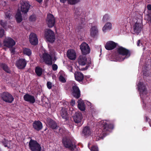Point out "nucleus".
<instances>
[{
    "instance_id": "20",
    "label": "nucleus",
    "mask_w": 151,
    "mask_h": 151,
    "mask_svg": "<svg viewBox=\"0 0 151 151\" xmlns=\"http://www.w3.org/2000/svg\"><path fill=\"white\" fill-rule=\"evenodd\" d=\"M68 58L70 60H74L76 58V54L75 51L73 50H68L67 53Z\"/></svg>"
},
{
    "instance_id": "51",
    "label": "nucleus",
    "mask_w": 151,
    "mask_h": 151,
    "mask_svg": "<svg viewBox=\"0 0 151 151\" xmlns=\"http://www.w3.org/2000/svg\"><path fill=\"white\" fill-rule=\"evenodd\" d=\"M11 51V53H12L13 54H14L15 52V49L14 48H12L10 50Z\"/></svg>"
},
{
    "instance_id": "46",
    "label": "nucleus",
    "mask_w": 151,
    "mask_h": 151,
    "mask_svg": "<svg viewBox=\"0 0 151 151\" xmlns=\"http://www.w3.org/2000/svg\"><path fill=\"white\" fill-rule=\"evenodd\" d=\"M47 88L49 89H50L52 87V83L51 82L48 81L47 83Z\"/></svg>"
},
{
    "instance_id": "32",
    "label": "nucleus",
    "mask_w": 151,
    "mask_h": 151,
    "mask_svg": "<svg viewBox=\"0 0 151 151\" xmlns=\"http://www.w3.org/2000/svg\"><path fill=\"white\" fill-rule=\"evenodd\" d=\"M23 53L24 54L29 56L31 54L32 52L29 49L25 48L23 49Z\"/></svg>"
},
{
    "instance_id": "13",
    "label": "nucleus",
    "mask_w": 151,
    "mask_h": 151,
    "mask_svg": "<svg viewBox=\"0 0 151 151\" xmlns=\"http://www.w3.org/2000/svg\"><path fill=\"white\" fill-rule=\"evenodd\" d=\"M71 92L73 96L76 99H79L81 96V91L79 87L76 85L72 87Z\"/></svg>"
},
{
    "instance_id": "26",
    "label": "nucleus",
    "mask_w": 151,
    "mask_h": 151,
    "mask_svg": "<svg viewBox=\"0 0 151 151\" xmlns=\"http://www.w3.org/2000/svg\"><path fill=\"white\" fill-rule=\"evenodd\" d=\"M0 67L1 68L5 71L8 73H10L11 71L7 65L3 63H0Z\"/></svg>"
},
{
    "instance_id": "56",
    "label": "nucleus",
    "mask_w": 151,
    "mask_h": 151,
    "mask_svg": "<svg viewBox=\"0 0 151 151\" xmlns=\"http://www.w3.org/2000/svg\"><path fill=\"white\" fill-rule=\"evenodd\" d=\"M150 120V119L147 116L145 117V120L147 122Z\"/></svg>"
},
{
    "instance_id": "8",
    "label": "nucleus",
    "mask_w": 151,
    "mask_h": 151,
    "mask_svg": "<svg viewBox=\"0 0 151 151\" xmlns=\"http://www.w3.org/2000/svg\"><path fill=\"white\" fill-rule=\"evenodd\" d=\"M75 78L77 81L80 82H82L83 83H86L87 81V77H84V75L81 72L79 71H76L74 73Z\"/></svg>"
},
{
    "instance_id": "21",
    "label": "nucleus",
    "mask_w": 151,
    "mask_h": 151,
    "mask_svg": "<svg viewBox=\"0 0 151 151\" xmlns=\"http://www.w3.org/2000/svg\"><path fill=\"white\" fill-rule=\"evenodd\" d=\"M60 114L62 118L67 120L68 119V114L67 112V109L64 107H62L60 111Z\"/></svg>"
},
{
    "instance_id": "19",
    "label": "nucleus",
    "mask_w": 151,
    "mask_h": 151,
    "mask_svg": "<svg viewBox=\"0 0 151 151\" xmlns=\"http://www.w3.org/2000/svg\"><path fill=\"white\" fill-rule=\"evenodd\" d=\"M33 128L37 131H39L42 128V124L39 121H35L32 124Z\"/></svg>"
},
{
    "instance_id": "5",
    "label": "nucleus",
    "mask_w": 151,
    "mask_h": 151,
    "mask_svg": "<svg viewBox=\"0 0 151 151\" xmlns=\"http://www.w3.org/2000/svg\"><path fill=\"white\" fill-rule=\"evenodd\" d=\"M29 149L31 151H41V147L40 145L36 140L30 139L29 143Z\"/></svg>"
},
{
    "instance_id": "59",
    "label": "nucleus",
    "mask_w": 151,
    "mask_h": 151,
    "mask_svg": "<svg viewBox=\"0 0 151 151\" xmlns=\"http://www.w3.org/2000/svg\"><path fill=\"white\" fill-rule=\"evenodd\" d=\"M37 2L40 3L42 1V0H36Z\"/></svg>"
},
{
    "instance_id": "10",
    "label": "nucleus",
    "mask_w": 151,
    "mask_h": 151,
    "mask_svg": "<svg viewBox=\"0 0 151 151\" xmlns=\"http://www.w3.org/2000/svg\"><path fill=\"white\" fill-rule=\"evenodd\" d=\"M30 7V5L28 1H22L21 2V10L24 14L27 13Z\"/></svg>"
},
{
    "instance_id": "42",
    "label": "nucleus",
    "mask_w": 151,
    "mask_h": 151,
    "mask_svg": "<svg viewBox=\"0 0 151 151\" xmlns=\"http://www.w3.org/2000/svg\"><path fill=\"white\" fill-rule=\"evenodd\" d=\"M65 132V130L63 128H60L59 129V132L61 134H64Z\"/></svg>"
},
{
    "instance_id": "16",
    "label": "nucleus",
    "mask_w": 151,
    "mask_h": 151,
    "mask_svg": "<svg viewBox=\"0 0 151 151\" xmlns=\"http://www.w3.org/2000/svg\"><path fill=\"white\" fill-rule=\"evenodd\" d=\"M29 40L32 45H35L38 43V40L36 34L32 33L29 35Z\"/></svg>"
},
{
    "instance_id": "29",
    "label": "nucleus",
    "mask_w": 151,
    "mask_h": 151,
    "mask_svg": "<svg viewBox=\"0 0 151 151\" xmlns=\"http://www.w3.org/2000/svg\"><path fill=\"white\" fill-rule=\"evenodd\" d=\"M15 17L17 23H19L22 21V14L20 12H18L15 15Z\"/></svg>"
},
{
    "instance_id": "54",
    "label": "nucleus",
    "mask_w": 151,
    "mask_h": 151,
    "mask_svg": "<svg viewBox=\"0 0 151 151\" xmlns=\"http://www.w3.org/2000/svg\"><path fill=\"white\" fill-rule=\"evenodd\" d=\"M91 61H90V62L88 63L86 67V69H87L88 68V67L90 66V64H91Z\"/></svg>"
},
{
    "instance_id": "49",
    "label": "nucleus",
    "mask_w": 151,
    "mask_h": 151,
    "mask_svg": "<svg viewBox=\"0 0 151 151\" xmlns=\"http://www.w3.org/2000/svg\"><path fill=\"white\" fill-rule=\"evenodd\" d=\"M70 103L72 106H73L75 104V100L73 99H72L70 102Z\"/></svg>"
},
{
    "instance_id": "50",
    "label": "nucleus",
    "mask_w": 151,
    "mask_h": 151,
    "mask_svg": "<svg viewBox=\"0 0 151 151\" xmlns=\"http://www.w3.org/2000/svg\"><path fill=\"white\" fill-rule=\"evenodd\" d=\"M68 69L69 71L70 72H73V68L72 66L69 65L68 66Z\"/></svg>"
},
{
    "instance_id": "23",
    "label": "nucleus",
    "mask_w": 151,
    "mask_h": 151,
    "mask_svg": "<svg viewBox=\"0 0 151 151\" xmlns=\"http://www.w3.org/2000/svg\"><path fill=\"white\" fill-rule=\"evenodd\" d=\"M47 124L49 127L52 129L57 128L58 126L56 123L53 120L49 119L47 121Z\"/></svg>"
},
{
    "instance_id": "22",
    "label": "nucleus",
    "mask_w": 151,
    "mask_h": 151,
    "mask_svg": "<svg viewBox=\"0 0 151 151\" xmlns=\"http://www.w3.org/2000/svg\"><path fill=\"white\" fill-rule=\"evenodd\" d=\"M134 34L138 35L142 29V27L140 24L136 23L133 26Z\"/></svg>"
},
{
    "instance_id": "55",
    "label": "nucleus",
    "mask_w": 151,
    "mask_h": 151,
    "mask_svg": "<svg viewBox=\"0 0 151 151\" xmlns=\"http://www.w3.org/2000/svg\"><path fill=\"white\" fill-rule=\"evenodd\" d=\"M68 0H60V1L61 2L65 3L67 1H68Z\"/></svg>"
},
{
    "instance_id": "37",
    "label": "nucleus",
    "mask_w": 151,
    "mask_h": 151,
    "mask_svg": "<svg viewBox=\"0 0 151 151\" xmlns=\"http://www.w3.org/2000/svg\"><path fill=\"white\" fill-rule=\"evenodd\" d=\"M5 31L4 29L0 27V38L2 37L4 35Z\"/></svg>"
},
{
    "instance_id": "24",
    "label": "nucleus",
    "mask_w": 151,
    "mask_h": 151,
    "mask_svg": "<svg viewBox=\"0 0 151 151\" xmlns=\"http://www.w3.org/2000/svg\"><path fill=\"white\" fill-rule=\"evenodd\" d=\"M82 133L86 137L91 135V132L90 128L88 126L84 127L83 129Z\"/></svg>"
},
{
    "instance_id": "43",
    "label": "nucleus",
    "mask_w": 151,
    "mask_h": 151,
    "mask_svg": "<svg viewBox=\"0 0 151 151\" xmlns=\"http://www.w3.org/2000/svg\"><path fill=\"white\" fill-rule=\"evenodd\" d=\"M52 68L53 70L56 71L58 69V66L56 64H54L52 65Z\"/></svg>"
},
{
    "instance_id": "7",
    "label": "nucleus",
    "mask_w": 151,
    "mask_h": 151,
    "mask_svg": "<svg viewBox=\"0 0 151 151\" xmlns=\"http://www.w3.org/2000/svg\"><path fill=\"white\" fill-rule=\"evenodd\" d=\"M1 97L4 101L10 103H12L14 99L13 96L7 92L2 93L1 94Z\"/></svg>"
},
{
    "instance_id": "18",
    "label": "nucleus",
    "mask_w": 151,
    "mask_h": 151,
    "mask_svg": "<svg viewBox=\"0 0 151 151\" xmlns=\"http://www.w3.org/2000/svg\"><path fill=\"white\" fill-rule=\"evenodd\" d=\"M24 100L26 101L29 102L30 103H34L35 101V97L29 94H25L23 97Z\"/></svg>"
},
{
    "instance_id": "57",
    "label": "nucleus",
    "mask_w": 151,
    "mask_h": 151,
    "mask_svg": "<svg viewBox=\"0 0 151 151\" xmlns=\"http://www.w3.org/2000/svg\"><path fill=\"white\" fill-rule=\"evenodd\" d=\"M3 145L5 147H7L8 146L7 143L6 142H4L3 143Z\"/></svg>"
},
{
    "instance_id": "45",
    "label": "nucleus",
    "mask_w": 151,
    "mask_h": 151,
    "mask_svg": "<svg viewBox=\"0 0 151 151\" xmlns=\"http://www.w3.org/2000/svg\"><path fill=\"white\" fill-rule=\"evenodd\" d=\"M59 80L61 81L63 83H65L66 82V80L65 78L62 76H60L59 77Z\"/></svg>"
},
{
    "instance_id": "9",
    "label": "nucleus",
    "mask_w": 151,
    "mask_h": 151,
    "mask_svg": "<svg viewBox=\"0 0 151 151\" xmlns=\"http://www.w3.org/2000/svg\"><path fill=\"white\" fill-rule=\"evenodd\" d=\"M43 61L47 65H51L53 64L52 58L51 56L47 53L45 52L42 55Z\"/></svg>"
},
{
    "instance_id": "4",
    "label": "nucleus",
    "mask_w": 151,
    "mask_h": 151,
    "mask_svg": "<svg viewBox=\"0 0 151 151\" xmlns=\"http://www.w3.org/2000/svg\"><path fill=\"white\" fill-rule=\"evenodd\" d=\"M117 52L119 55L124 57L122 58V60L125 58H128L131 55V52L129 50L122 46L119 47L117 48Z\"/></svg>"
},
{
    "instance_id": "40",
    "label": "nucleus",
    "mask_w": 151,
    "mask_h": 151,
    "mask_svg": "<svg viewBox=\"0 0 151 151\" xmlns=\"http://www.w3.org/2000/svg\"><path fill=\"white\" fill-rule=\"evenodd\" d=\"M29 19L31 21H35L36 19V17L35 15H32L30 17Z\"/></svg>"
},
{
    "instance_id": "14",
    "label": "nucleus",
    "mask_w": 151,
    "mask_h": 151,
    "mask_svg": "<svg viewBox=\"0 0 151 151\" xmlns=\"http://www.w3.org/2000/svg\"><path fill=\"white\" fill-rule=\"evenodd\" d=\"M3 44L4 46L11 48L15 45V42L11 38L7 37L4 40Z\"/></svg>"
},
{
    "instance_id": "28",
    "label": "nucleus",
    "mask_w": 151,
    "mask_h": 151,
    "mask_svg": "<svg viewBox=\"0 0 151 151\" xmlns=\"http://www.w3.org/2000/svg\"><path fill=\"white\" fill-rule=\"evenodd\" d=\"M111 28V24L110 22L106 23L104 27H103L102 30L104 32H106L107 30H110Z\"/></svg>"
},
{
    "instance_id": "35",
    "label": "nucleus",
    "mask_w": 151,
    "mask_h": 151,
    "mask_svg": "<svg viewBox=\"0 0 151 151\" xmlns=\"http://www.w3.org/2000/svg\"><path fill=\"white\" fill-rule=\"evenodd\" d=\"M12 13L10 11H8L5 13V18L9 19H11L12 16Z\"/></svg>"
},
{
    "instance_id": "60",
    "label": "nucleus",
    "mask_w": 151,
    "mask_h": 151,
    "mask_svg": "<svg viewBox=\"0 0 151 151\" xmlns=\"http://www.w3.org/2000/svg\"><path fill=\"white\" fill-rule=\"evenodd\" d=\"M56 60V58L55 57L53 59V61H54V63L55 62V61Z\"/></svg>"
},
{
    "instance_id": "48",
    "label": "nucleus",
    "mask_w": 151,
    "mask_h": 151,
    "mask_svg": "<svg viewBox=\"0 0 151 151\" xmlns=\"http://www.w3.org/2000/svg\"><path fill=\"white\" fill-rule=\"evenodd\" d=\"M85 19L84 18H81V24H82V25H85Z\"/></svg>"
},
{
    "instance_id": "33",
    "label": "nucleus",
    "mask_w": 151,
    "mask_h": 151,
    "mask_svg": "<svg viewBox=\"0 0 151 151\" xmlns=\"http://www.w3.org/2000/svg\"><path fill=\"white\" fill-rule=\"evenodd\" d=\"M80 1V0H68V3L70 5H74Z\"/></svg>"
},
{
    "instance_id": "53",
    "label": "nucleus",
    "mask_w": 151,
    "mask_h": 151,
    "mask_svg": "<svg viewBox=\"0 0 151 151\" xmlns=\"http://www.w3.org/2000/svg\"><path fill=\"white\" fill-rule=\"evenodd\" d=\"M147 9L149 10H151V5L148 4L147 6Z\"/></svg>"
},
{
    "instance_id": "15",
    "label": "nucleus",
    "mask_w": 151,
    "mask_h": 151,
    "mask_svg": "<svg viewBox=\"0 0 151 151\" xmlns=\"http://www.w3.org/2000/svg\"><path fill=\"white\" fill-rule=\"evenodd\" d=\"M26 62L25 60L23 58L19 59L16 63V65L20 69H23L26 67Z\"/></svg>"
},
{
    "instance_id": "41",
    "label": "nucleus",
    "mask_w": 151,
    "mask_h": 151,
    "mask_svg": "<svg viewBox=\"0 0 151 151\" xmlns=\"http://www.w3.org/2000/svg\"><path fill=\"white\" fill-rule=\"evenodd\" d=\"M79 13L80 12H79V10L78 9H77L75 12V15H76V17H75L76 18H78V17L81 16L82 14L81 13L80 14Z\"/></svg>"
},
{
    "instance_id": "34",
    "label": "nucleus",
    "mask_w": 151,
    "mask_h": 151,
    "mask_svg": "<svg viewBox=\"0 0 151 151\" xmlns=\"http://www.w3.org/2000/svg\"><path fill=\"white\" fill-rule=\"evenodd\" d=\"M138 86L139 89L141 90L142 91L144 92L145 91V87L143 85L142 83L141 82L139 83H138Z\"/></svg>"
},
{
    "instance_id": "1",
    "label": "nucleus",
    "mask_w": 151,
    "mask_h": 151,
    "mask_svg": "<svg viewBox=\"0 0 151 151\" xmlns=\"http://www.w3.org/2000/svg\"><path fill=\"white\" fill-rule=\"evenodd\" d=\"M102 132L98 135L99 138L103 139L104 137L111 132L114 128V125L106 120L102 121L100 122Z\"/></svg>"
},
{
    "instance_id": "58",
    "label": "nucleus",
    "mask_w": 151,
    "mask_h": 151,
    "mask_svg": "<svg viewBox=\"0 0 151 151\" xmlns=\"http://www.w3.org/2000/svg\"><path fill=\"white\" fill-rule=\"evenodd\" d=\"M140 43V40H138L137 41V44L138 46H139V44Z\"/></svg>"
},
{
    "instance_id": "11",
    "label": "nucleus",
    "mask_w": 151,
    "mask_h": 151,
    "mask_svg": "<svg viewBox=\"0 0 151 151\" xmlns=\"http://www.w3.org/2000/svg\"><path fill=\"white\" fill-rule=\"evenodd\" d=\"M46 22L49 27L51 28L54 26L55 23V20L52 14H47Z\"/></svg>"
},
{
    "instance_id": "6",
    "label": "nucleus",
    "mask_w": 151,
    "mask_h": 151,
    "mask_svg": "<svg viewBox=\"0 0 151 151\" xmlns=\"http://www.w3.org/2000/svg\"><path fill=\"white\" fill-rule=\"evenodd\" d=\"M73 121L75 123L78 127L81 126L83 124L82 120L83 119V116L82 114L79 112H76L75 114L73 116Z\"/></svg>"
},
{
    "instance_id": "44",
    "label": "nucleus",
    "mask_w": 151,
    "mask_h": 151,
    "mask_svg": "<svg viewBox=\"0 0 151 151\" xmlns=\"http://www.w3.org/2000/svg\"><path fill=\"white\" fill-rule=\"evenodd\" d=\"M84 25H82L81 24H79L77 26L76 29H79V30L82 29L84 27Z\"/></svg>"
},
{
    "instance_id": "25",
    "label": "nucleus",
    "mask_w": 151,
    "mask_h": 151,
    "mask_svg": "<svg viewBox=\"0 0 151 151\" xmlns=\"http://www.w3.org/2000/svg\"><path fill=\"white\" fill-rule=\"evenodd\" d=\"M87 58L86 56H80L78 59L79 64L82 65H85L86 63Z\"/></svg>"
},
{
    "instance_id": "2",
    "label": "nucleus",
    "mask_w": 151,
    "mask_h": 151,
    "mask_svg": "<svg viewBox=\"0 0 151 151\" xmlns=\"http://www.w3.org/2000/svg\"><path fill=\"white\" fill-rule=\"evenodd\" d=\"M62 142L64 147L71 151H73L76 146L74 143L72 138L65 136L62 139Z\"/></svg>"
},
{
    "instance_id": "30",
    "label": "nucleus",
    "mask_w": 151,
    "mask_h": 151,
    "mask_svg": "<svg viewBox=\"0 0 151 151\" xmlns=\"http://www.w3.org/2000/svg\"><path fill=\"white\" fill-rule=\"evenodd\" d=\"M35 73L38 76H40L42 73V69L40 67L37 66L35 68Z\"/></svg>"
},
{
    "instance_id": "17",
    "label": "nucleus",
    "mask_w": 151,
    "mask_h": 151,
    "mask_svg": "<svg viewBox=\"0 0 151 151\" xmlns=\"http://www.w3.org/2000/svg\"><path fill=\"white\" fill-rule=\"evenodd\" d=\"M117 43L112 41H109L106 43L105 47L108 50H111L115 48L116 46Z\"/></svg>"
},
{
    "instance_id": "12",
    "label": "nucleus",
    "mask_w": 151,
    "mask_h": 151,
    "mask_svg": "<svg viewBox=\"0 0 151 151\" xmlns=\"http://www.w3.org/2000/svg\"><path fill=\"white\" fill-rule=\"evenodd\" d=\"M80 49L83 55H86L89 54L90 49L88 45L85 42H83L80 46Z\"/></svg>"
},
{
    "instance_id": "31",
    "label": "nucleus",
    "mask_w": 151,
    "mask_h": 151,
    "mask_svg": "<svg viewBox=\"0 0 151 151\" xmlns=\"http://www.w3.org/2000/svg\"><path fill=\"white\" fill-rule=\"evenodd\" d=\"M78 107L79 109L81 111H84L85 110V107L84 104L82 102H79V101H78Z\"/></svg>"
},
{
    "instance_id": "38",
    "label": "nucleus",
    "mask_w": 151,
    "mask_h": 151,
    "mask_svg": "<svg viewBox=\"0 0 151 151\" xmlns=\"http://www.w3.org/2000/svg\"><path fill=\"white\" fill-rule=\"evenodd\" d=\"M0 24L3 27L5 28L7 25V22L6 21L4 22L2 20L0 21Z\"/></svg>"
},
{
    "instance_id": "36",
    "label": "nucleus",
    "mask_w": 151,
    "mask_h": 151,
    "mask_svg": "<svg viewBox=\"0 0 151 151\" xmlns=\"http://www.w3.org/2000/svg\"><path fill=\"white\" fill-rule=\"evenodd\" d=\"M145 19L147 20L148 22H151V13L146 15L145 17Z\"/></svg>"
},
{
    "instance_id": "3",
    "label": "nucleus",
    "mask_w": 151,
    "mask_h": 151,
    "mask_svg": "<svg viewBox=\"0 0 151 151\" xmlns=\"http://www.w3.org/2000/svg\"><path fill=\"white\" fill-rule=\"evenodd\" d=\"M44 36L47 41L50 43H54L55 40L54 32L50 29H46L45 30Z\"/></svg>"
},
{
    "instance_id": "52",
    "label": "nucleus",
    "mask_w": 151,
    "mask_h": 151,
    "mask_svg": "<svg viewBox=\"0 0 151 151\" xmlns=\"http://www.w3.org/2000/svg\"><path fill=\"white\" fill-rule=\"evenodd\" d=\"M143 75L144 76H149V74L148 73H147V72L145 71L143 72Z\"/></svg>"
},
{
    "instance_id": "39",
    "label": "nucleus",
    "mask_w": 151,
    "mask_h": 151,
    "mask_svg": "<svg viewBox=\"0 0 151 151\" xmlns=\"http://www.w3.org/2000/svg\"><path fill=\"white\" fill-rule=\"evenodd\" d=\"M109 19V17L107 14H105L103 17L102 20L103 22L107 21Z\"/></svg>"
},
{
    "instance_id": "27",
    "label": "nucleus",
    "mask_w": 151,
    "mask_h": 151,
    "mask_svg": "<svg viewBox=\"0 0 151 151\" xmlns=\"http://www.w3.org/2000/svg\"><path fill=\"white\" fill-rule=\"evenodd\" d=\"M98 31L96 26L92 27L91 29L90 35L91 37H94L98 33Z\"/></svg>"
},
{
    "instance_id": "47",
    "label": "nucleus",
    "mask_w": 151,
    "mask_h": 151,
    "mask_svg": "<svg viewBox=\"0 0 151 151\" xmlns=\"http://www.w3.org/2000/svg\"><path fill=\"white\" fill-rule=\"evenodd\" d=\"M91 151H98L97 147L96 146H93L91 149Z\"/></svg>"
}]
</instances>
